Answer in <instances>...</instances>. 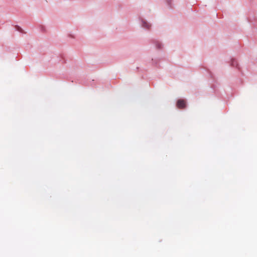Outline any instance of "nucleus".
I'll return each mask as SVG.
<instances>
[{
    "instance_id": "nucleus-1",
    "label": "nucleus",
    "mask_w": 257,
    "mask_h": 257,
    "mask_svg": "<svg viewBox=\"0 0 257 257\" xmlns=\"http://www.w3.org/2000/svg\"><path fill=\"white\" fill-rule=\"evenodd\" d=\"M176 105L178 108H184L186 106V101L184 99H179L177 102Z\"/></svg>"
},
{
    "instance_id": "nucleus-2",
    "label": "nucleus",
    "mask_w": 257,
    "mask_h": 257,
    "mask_svg": "<svg viewBox=\"0 0 257 257\" xmlns=\"http://www.w3.org/2000/svg\"><path fill=\"white\" fill-rule=\"evenodd\" d=\"M142 26L144 28L149 29L151 27V25H150L149 23H148L146 21H143Z\"/></svg>"
}]
</instances>
